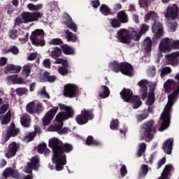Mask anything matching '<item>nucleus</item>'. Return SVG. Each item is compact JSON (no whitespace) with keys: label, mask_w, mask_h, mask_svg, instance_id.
Masks as SVG:
<instances>
[{"label":"nucleus","mask_w":179,"mask_h":179,"mask_svg":"<svg viewBox=\"0 0 179 179\" xmlns=\"http://www.w3.org/2000/svg\"><path fill=\"white\" fill-rule=\"evenodd\" d=\"M62 50L64 52V54H66V55H72V54H74V51L73 50L71 47L66 45H62Z\"/></svg>","instance_id":"nucleus-40"},{"label":"nucleus","mask_w":179,"mask_h":179,"mask_svg":"<svg viewBox=\"0 0 179 179\" xmlns=\"http://www.w3.org/2000/svg\"><path fill=\"white\" fill-rule=\"evenodd\" d=\"M58 72L62 76H65V75H68L69 73V70H68V67L66 66H60L58 69Z\"/></svg>","instance_id":"nucleus-46"},{"label":"nucleus","mask_w":179,"mask_h":179,"mask_svg":"<svg viewBox=\"0 0 179 179\" xmlns=\"http://www.w3.org/2000/svg\"><path fill=\"white\" fill-rule=\"evenodd\" d=\"M94 117L92 111L84 109L81 111V114L76 117V121L79 125H84V124H87L89 120H92Z\"/></svg>","instance_id":"nucleus-10"},{"label":"nucleus","mask_w":179,"mask_h":179,"mask_svg":"<svg viewBox=\"0 0 179 179\" xmlns=\"http://www.w3.org/2000/svg\"><path fill=\"white\" fill-rule=\"evenodd\" d=\"M38 157L37 156L32 157L31 162H28L27 167L24 169V173L27 174L31 173V171L34 170L38 169Z\"/></svg>","instance_id":"nucleus-14"},{"label":"nucleus","mask_w":179,"mask_h":179,"mask_svg":"<svg viewBox=\"0 0 179 179\" xmlns=\"http://www.w3.org/2000/svg\"><path fill=\"white\" fill-rule=\"evenodd\" d=\"M55 76H50V73L45 72L43 75H42V77L41 78V82H55Z\"/></svg>","instance_id":"nucleus-29"},{"label":"nucleus","mask_w":179,"mask_h":179,"mask_svg":"<svg viewBox=\"0 0 179 179\" xmlns=\"http://www.w3.org/2000/svg\"><path fill=\"white\" fill-rule=\"evenodd\" d=\"M21 124L22 127L25 128L30 127V117L27 115H24L23 117H21Z\"/></svg>","instance_id":"nucleus-36"},{"label":"nucleus","mask_w":179,"mask_h":179,"mask_svg":"<svg viewBox=\"0 0 179 179\" xmlns=\"http://www.w3.org/2000/svg\"><path fill=\"white\" fill-rule=\"evenodd\" d=\"M65 34H66V38L67 41H72L73 43H76L78 40V37L76 36V35H73L72 32L68 30L66 31Z\"/></svg>","instance_id":"nucleus-34"},{"label":"nucleus","mask_w":179,"mask_h":179,"mask_svg":"<svg viewBox=\"0 0 179 179\" xmlns=\"http://www.w3.org/2000/svg\"><path fill=\"white\" fill-rule=\"evenodd\" d=\"M57 111H58V107H55L52 109L50 110L44 116L42 121L43 122V125H50L51 124V121H52V118L55 117V114H57Z\"/></svg>","instance_id":"nucleus-17"},{"label":"nucleus","mask_w":179,"mask_h":179,"mask_svg":"<svg viewBox=\"0 0 179 179\" xmlns=\"http://www.w3.org/2000/svg\"><path fill=\"white\" fill-rule=\"evenodd\" d=\"M73 148L71 144L65 143L64 145H62V148H61V152L62 155H64V152H65L66 153H69L72 150Z\"/></svg>","instance_id":"nucleus-43"},{"label":"nucleus","mask_w":179,"mask_h":179,"mask_svg":"<svg viewBox=\"0 0 179 179\" xmlns=\"http://www.w3.org/2000/svg\"><path fill=\"white\" fill-rule=\"evenodd\" d=\"M109 68L113 69L114 72H121L123 75L127 76H132L134 75V69L132 66L128 63H120L116 62H113L110 64Z\"/></svg>","instance_id":"nucleus-6"},{"label":"nucleus","mask_w":179,"mask_h":179,"mask_svg":"<svg viewBox=\"0 0 179 179\" xmlns=\"http://www.w3.org/2000/svg\"><path fill=\"white\" fill-rule=\"evenodd\" d=\"M148 117H149V115L146 112L136 115L138 121L140 122L143 121V120H146Z\"/></svg>","instance_id":"nucleus-53"},{"label":"nucleus","mask_w":179,"mask_h":179,"mask_svg":"<svg viewBox=\"0 0 179 179\" xmlns=\"http://www.w3.org/2000/svg\"><path fill=\"white\" fill-rule=\"evenodd\" d=\"M117 38L120 43L131 44L132 41H134L132 38V29H130L129 31L127 29H120L117 32Z\"/></svg>","instance_id":"nucleus-8"},{"label":"nucleus","mask_w":179,"mask_h":179,"mask_svg":"<svg viewBox=\"0 0 179 179\" xmlns=\"http://www.w3.org/2000/svg\"><path fill=\"white\" fill-rule=\"evenodd\" d=\"M149 19H153L156 20L157 19V14L156 13L151 11L145 15V20H149Z\"/></svg>","instance_id":"nucleus-50"},{"label":"nucleus","mask_w":179,"mask_h":179,"mask_svg":"<svg viewBox=\"0 0 179 179\" xmlns=\"http://www.w3.org/2000/svg\"><path fill=\"white\" fill-rule=\"evenodd\" d=\"M19 132H20L19 129L15 128V124L11 123L7 131L3 133L5 142L9 141V138H10V136H16L17 135H19Z\"/></svg>","instance_id":"nucleus-15"},{"label":"nucleus","mask_w":179,"mask_h":179,"mask_svg":"<svg viewBox=\"0 0 179 179\" xmlns=\"http://www.w3.org/2000/svg\"><path fill=\"white\" fill-rule=\"evenodd\" d=\"M148 85H149L148 80H141L138 83V86L140 87V92L143 96V100L146 99V96L148 94Z\"/></svg>","instance_id":"nucleus-22"},{"label":"nucleus","mask_w":179,"mask_h":179,"mask_svg":"<svg viewBox=\"0 0 179 179\" xmlns=\"http://www.w3.org/2000/svg\"><path fill=\"white\" fill-rule=\"evenodd\" d=\"M117 17L120 23H128V15L124 10L119 12Z\"/></svg>","instance_id":"nucleus-28"},{"label":"nucleus","mask_w":179,"mask_h":179,"mask_svg":"<svg viewBox=\"0 0 179 179\" xmlns=\"http://www.w3.org/2000/svg\"><path fill=\"white\" fill-rule=\"evenodd\" d=\"M159 57H163L162 52H170L171 51V39L164 38L162 39L159 44Z\"/></svg>","instance_id":"nucleus-11"},{"label":"nucleus","mask_w":179,"mask_h":179,"mask_svg":"<svg viewBox=\"0 0 179 179\" xmlns=\"http://www.w3.org/2000/svg\"><path fill=\"white\" fill-rule=\"evenodd\" d=\"M110 129H117L118 128V120H113L110 122Z\"/></svg>","instance_id":"nucleus-58"},{"label":"nucleus","mask_w":179,"mask_h":179,"mask_svg":"<svg viewBox=\"0 0 179 179\" xmlns=\"http://www.w3.org/2000/svg\"><path fill=\"white\" fill-rule=\"evenodd\" d=\"M56 61L55 62V64H62V66H65L66 68H68L69 66V64L68 63V61L64 58H58L57 57Z\"/></svg>","instance_id":"nucleus-42"},{"label":"nucleus","mask_w":179,"mask_h":179,"mask_svg":"<svg viewBox=\"0 0 179 179\" xmlns=\"http://www.w3.org/2000/svg\"><path fill=\"white\" fill-rule=\"evenodd\" d=\"M99 12H101L102 15H104V16H108V15L111 13V10L108 6H106V4H102L99 8Z\"/></svg>","instance_id":"nucleus-37"},{"label":"nucleus","mask_w":179,"mask_h":179,"mask_svg":"<svg viewBox=\"0 0 179 179\" xmlns=\"http://www.w3.org/2000/svg\"><path fill=\"white\" fill-rule=\"evenodd\" d=\"M148 30H149V26L146 25L145 24H144L141 26V31H139L138 34V32H136V30H135V29L131 28L132 39L134 41H139V39L142 36V34H145V33H146V31H148Z\"/></svg>","instance_id":"nucleus-16"},{"label":"nucleus","mask_w":179,"mask_h":179,"mask_svg":"<svg viewBox=\"0 0 179 179\" xmlns=\"http://www.w3.org/2000/svg\"><path fill=\"white\" fill-rule=\"evenodd\" d=\"M127 173H128V171H127V166H125V165H123L120 169V174L122 177H125V176H127Z\"/></svg>","instance_id":"nucleus-62"},{"label":"nucleus","mask_w":179,"mask_h":179,"mask_svg":"<svg viewBox=\"0 0 179 179\" xmlns=\"http://www.w3.org/2000/svg\"><path fill=\"white\" fill-rule=\"evenodd\" d=\"M167 27L169 31H176L177 30V22L174 20L169 21L167 22Z\"/></svg>","instance_id":"nucleus-41"},{"label":"nucleus","mask_w":179,"mask_h":179,"mask_svg":"<svg viewBox=\"0 0 179 179\" xmlns=\"http://www.w3.org/2000/svg\"><path fill=\"white\" fill-rule=\"evenodd\" d=\"M61 112L59 113L55 117L56 123L55 125H51L48 127V131L50 132H58L60 135H65L69 132V129L64 127V121L73 117V110L69 106L65 105H59Z\"/></svg>","instance_id":"nucleus-2"},{"label":"nucleus","mask_w":179,"mask_h":179,"mask_svg":"<svg viewBox=\"0 0 179 179\" xmlns=\"http://www.w3.org/2000/svg\"><path fill=\"white\" fill-rule=\"evenodd\" d=\"M49 44L50 45H59V44H62V40L60 38H53L49 41Z\"/></svg>","instance_id":"nucleus-51"},{"label":"nucleus","mask_w":179,"mask_h":179,"mask_svg":"<svg viewBox=\"0 0 179 179\" xmlns=\"http://www.w3.org/2000/svg\"><path fill=\"white\" fill-rule=\"evenodd\" d=\"M10 111H8L7 114L1 117V124L2 125H5V124H8L9 121H10Z\"/></svg>","instance_id":"nucleus-45"},{"label":"nucleus","mask_w":179,"mask_h":179,"mask_svg":"<svg viewBox=\"0 0 179 179\" xmlns=\"http://www.w3.org/2000/svg\"><path fill=\"white\" fill-rule=\"evenodd\" d=\"M171 48H179V41H173L171 43Z\"/></svg>","instance_id":"nucleus-64"},{"label":"nucleus","mask_w":179,"mask_h":179,"mask_svg":"<svg viewBox=\"0 0 179 179\" xmlns=\"http://www.w3.org/2000/svg\"><path fill=\"white\" fill-rule=\"evenodd\" d=\"M149 171V168L146 165H143L141 167V173H140V176L142 177L143 176H146L148 172Z\"/></svg>","instance_id":"nucleus-55"},{"label":"nucleus","mask_w":179,"mask_h":179,"mask_svg":"<svg viewBox=\"0 0 179 179\" xmlns=\"http://www.w3.org/2000/svg\"><path fill=\"white\" fill-rule=\"evenodd\" d=\"M8 52H12V54L16 55V54H19V49H17L16 47H13L10 48V50H5L3 51L4 54H8Z\"/></svg>","instance_id":"nucleus-54"},{"label":"nucleus","mask_w":179,"mask_h":179,"mask_svg":"<svg viewBox=\"0 0 179 179\" xmlns=\"http://www.w3.org/2000/svg\"><path fill=\"white\" fill-rule=\"evenodd\" d=\"M13 71L15 73H19L20 71H22V67L20 66H15L13 64H8L4 70L5 73H8V72H10Z\"/></svg>","instance_id":"nucleus-26"},{"label":"nucleus","mask_w":179,"mask_h":179,"mask_svg":"<svg viewBox=\"0 0 179 179\" xmlns=\"http://www.w3.org/2000/svg\"><path fill=\"white\" fill-rule=\"evenodd\" d=\"M44 36V31L42 29H36L31 33L30 40L34 45H45V41H41V37Z\"/></svg>","instance_id":"nucleus-9"},{"label":"nucleus","mask_w":179,"mask_h":179,"mask_svg":"<svg viewBox=\"0 0 179 179\" xmlns=\"http://www.w3.org/2000/svg\"><path fill=\"white\" fill-rule=\"evenodd\" d=\"M110 24L115 29H117V27H120V26H121V22H120L117 19H112L110 21Z\"/></svg>","instance_id":"nucleus-52"},{"label":"nucleus","mask_w":179,"mask_h":179,"mask_svg":"<svg viewBox=\"0 0 179 179\" xmlns=\"http://www.w3.org/2000/svg\"><path fill=\"white\" fill-rule=\"evenodd\" d=\"M27 8L31 12H24L21 14L20 17H18L15 20L16 24H22V23H31V22H38L39 19H41L44 16V14L38 10L43 9V4L38 3L34 5L33 3H29Z\"/></svg>","instance_id":"nucleus-4"},{"label":"nucleus","mask_w":179,"mask_h":179,"mask_svg":"<svg viewBox=\"0 0 179 179\" xmlns=\"http://www.w3.org/2000/svg\"><path fill=\"white\" fill-rule=\"evenodd\" d=\"M3 174L4 177H12L13 178H17L19 177L17 171L13 170L12 168L6 169Z\"/></svg>","instance_id":"nucleus-25"},{"label":"nucleus","mask_w":179,"mask_h":179,"mask_svg":"<svg viewBox=\"0 0 179 179\" xmlns=\"http://www.w3.org/2000/svg\"><path fill=\"white\" fill-rule=\"evenodd\" d=\"M44 110V108L43 107V105L41 103H37L35 106V113H40Z\"/></svg>","instance_id":"nucleus-61"},{"label":"nucleus","mask_w":179,"mask_h":179,"mask_svg":"<svg viewBox=\"0 0 179 179\" xmlns=\"http://www.w3.org/2000/svg\"><path fill=\"white\" fill-rule=\"evenodd\" d=\"M120 96L127 103H132L134 108H138L142 105V101L139 97L133 96L132 91L128 89H123L120 92Z\"/></svg>","instance_id":"nucleus-7"},{"label":"nucleus","mask_w":179,"mask_h":179,"mask_svg":"<svg viewBox=\"0 0 179 179\" xmlns=\"http://www.w3.org/2000/svg\"><path fill=\"white\" fill-rule=\"evenodd\" d=\"M101 92H99V97L101 99H107L110 96V90L107 86L102 85L101 88Z\"/></svg>","instance_id":"nucleus-30"},{"label":"nucleus","mask_w":179,"mask_h":179,"mask_svg":"<svg viewBox=\"0 0 179 179\" xmlns=\"http://www.w3.org/2000/svg\"><path fill=\"white\" fill-rule=\"evenodd\" d=\"M169 73H171V68L170 67H164L161 70V76L163 78L166 76V75H169Z\"/></svg>","instance_id":"nucleus-49"},{"label":"nucleus","mask_w":179,"mask_h":179,"mask_svg":"<svg viewBox=\"0 0 179 179\" xmlns=\"http://www.w3.org/2000/svg\"><path fill=\"white\" fill-rule=\"evenodd\" d=\"M78 87L73 84H67L64 86V94L66 97H75Z\"/></svg>","instance_id":"nucleus-18"},{"label":"nucleus","mask_w":179,"mask_h":179,"mask_svg":"<svg viewBox=\"0 0 179 179\" xmlns=\"http://www.w3.org/2000/svg\"><path fill=\"white\" fill-rule=\"evenodd\" d=\"M178 6L177 5L173 4L172 6H169L167 7L166 13H165V17L167 19H176L177 16H178Z\"/></svg>","instance_id":"nucleus-13"},{"label":"nucleus","mask_w":179,"mask_h":179,"mask_svg":"<svg viewBox=\"0 0 179 179\" xmlns=\"http://www.w3.org/2000/svg\"><path fill=\"white\" fill-rule=\"evenodd\" d=\"M34 136H36V133H30L24 138L23 141L28 143V142H31L34 139Z\"/></svg>","instance_id":"nucleus-48"},{"label":"nucleus","mask_w":179,"mask_h":179,"mask_svg":"<svg viewBox=\"0 0 179 179\" xmlns=\"http://www.w3.org/2000/svg\"><path fill=\"white\" fill-rule=\"evenodd\" d=\"M15 92L18 96H22V94H26L27 93V90L26 88H18L15 90Z\"/></svg>","instance_id":"nucleus-56"},{"label":"nucleus","mask_w":179,"mask_h":179,"mask_svg":"<svg viewBox=\"0 0 179 179\" xmlns=\"http://www.w3.org/2000/svg\"><path fill=\"white\" fill-rule=\"evenodd\" d=\"M155 131V127L153 126V121H148L141 127L140 136L143 141L146 142H150L153 139V132Z\"/></svg>","instance_id":"nucleus-5"},{"label":"nucleus","mask_w":179,"mask_h":179,"mask_svg":"<svg viewBox=\"0 0 179 179\" xmlns=\"http://www.w3.org/2000/svg\"><path fill=\"white\" fill-rule=\"evenodd\" d=\"M67 19L68 21H64V24L67 26L69 29L73 30V31L76 32L78 30V27H76V24H75V23L72 22V18H71V17H69V15H67Z\"/></svg>","instance_id":"nucleus-27"},{"label":"nucleus","mask_w":179,"mask_h":179,"mask_svg":"<svg viewBox=\"0 0 179 179\" xmlns=\"http://www.w3.org/2000/svg\"><path fill=\"white\" fill-rule=\"evenodd\" d=\"M164 88L166 93H171V92H173V89L174 90V93L168 96V103H166L164 111L161 115L160 119L162 121V125L159 129V131H160L161 132H162V131H164V129H167V128H169V125H170L171 107H173L174 101L177 100V97H178L179 94V92H176L177 85H176V83H174V80L173 79H169L164 84Z\"/></svg>","instance_id":"nucleus-1"},{"label":"nucleus","mask_w":179,"mask_h":179,"mask_svg":"<svg viewBox=\"0 0 179 179\" xmlns=\"http://www.w3.org/2000/svg\"><path fill=\"white\" fill-rule=\"evenodd\" d=\"M143 48H144V50L148 52L152 50V41H150V38H145L143 44Z\"/></svg>","instance_id":"nucleus-32"},{"label":"nucleus","mask_w":179,"mask_h":179,"mask_svg":"<svg viewBox=\"0 0 179 179\" xmlns=\"http://www.w3.org/2000/svg\"><path fill=\"white\" fill-rule=\"evenodd\" d=\"M86 143L87 146H90V145H92V146H100V145H101V143H100V141H94L92 136H90L87 138Z\"/></svg>","instance_id":"nucleus-35"},{"label":"nucleus","mask_w":179,"mask_h":179,"mask_svg":"<svg viewBox=\"0 0 179 179\" xmlns=\"http://www.w3.org/2000/svg\"><path fill=\"white\" fill-rule=\"evenodd\" d=\"M27 111L29 113V114H34L36 113V103L34 101H31L29 103L27 106Z\"/></svg>","instance_id":"nucleus-39"},{"label":"nucleus","mask_w":179,"mask_h":179,"mask_svg":"<svg viewBox=\"0 0 179 179\" xmlns=\"http://www.w3.org/2000/svg\"><path fill=\"white\" fill-rule=\"evenodd\" d=\"M62 55V51L58 47H55L53 50L50 52V56L54 59H57L58 57H61Z\"/></svg>","instance_id":"nucleus-31"},{"label":"nucleus","mask_w":179,"mask_h":179,"mask_svg":"<svg viewBox=\"0 0 179 179\" xmlns=\"http://www.w3.org/2000/svg\"><path fill=\"white\" fill-rule=\"evenodd\" d=\"M6 80L10 85H24L23 78H17V75L8 76L6 77Z\"/></svg>","instance_id":"nucleus-23"},{"label":"nucleus","mask_w":179,"mask_h":179,"mask_svg":"<svg viewBox=\"0 0 179 179\" xmlns=\"http://www.w3.org/2000/svg\"><path fill=\"white\" fill-rule=\"evenodd\" d=\"M43 65L45 66V68H51V62L50 61L49 59H45L43 62Z\"/></svg>","instance_id":"nucleus-60"},{"label":"nucleus","mask_w":179,"mask_h":179,"mask_svg":"<svg viewBox=\"0 0 179 179\" xmlns=\"http://www.w3.org/2000/svg\"><path fill=\"white\" fill-rule=\"evenodd\" d=\"M152 30L155 33L156 38H160L163 36V24L159 21H155L152 25Z\"/></svg>","instance_id":"nucleus-20"},{"label":"nucleus","mask_w":179,"mask_h":179,"mask_svg":"<svg viewBox=\"0 0 179 179\" xmlns=\"http://www.w3.org/2000/svg\"><path fill=\"white\" fill-rule=\"evenodd\" d=\"M139 5L141 8H146L149 5L148 0H139Z\"/></svg>","instance_id":"nucleus-63"},{"label":"nucleus","mask_w":179,"mask_h":179,"mask_svg":"<svg viewBox=\"0 0 179 179\" xmlns=\"http://www.w3.org/2000/svg\"><path fill=\"white\" fill-rule=\"evenodd\" d=\"M138 157H141L143 153H145V150H146V144L144 143H140L138 145Z\"/></svg>","instance_id":"nucleus-44"},{"label":"nucleus","mask_w":179,"mask_h":179,"mask_svg":"<svg viewBox=\"0 0 179 179\" xmlns=\"http://www.w3.org/2000/svg\"><path fill=\"white\" fill-rule=\"evenodd\" d=\"M156 86H157V83L156 82L152 83L150 85V89L151 92H149L148 98L146 101V104L147 106H148V113H153V107H152L151 106L155 103V97L153 90L156 89Z\"/></svg>","instance_id":"nucleus-12"},{"label":"nucleus","mask_w":179,"mask_h":179,"mask_svg":"<svg viewBox=\"0 0 179 179\" xmlns=\"http://www.w3.org/2000/svg\"><path fill=\"white\" fill-rule=\"evenodd\" d=\"M173 170V166L171 165H166L162 172V176L160 179H169L167 176H169V173Z\"/></svg>","instance_id":"nucleus-33"},{"label":"nucleus","mask_w":179,"mask_h":179,"mask_svg":"<svg viewBox=\"0 0 179 179\" xmlns=\"http://www.w3.org/2000/svg\"><path fill=\"white\" fill-rule=\"evenodd\" d=\"M9 37L12 38V40H16L17 38V31L11 30L9 32Z\"/></svg>","instance_id":"nucleus-57"},{"label":"nucleus","mask_w":179,"mask_h":179,"mask_svg":"<svg viewBox=\"0 0 179 179\" xmlns=\"http://www.w3.org/2000/svg\"><path fill=\"white\" fill-rule=\"evenodd\" d=\"M30 72H31V66L27 64L23 67V73L25 75V78H28L29 75H30Z\"/></svg>","instance_id":"nucleus-47"},{"label":"nucleus","mask_w":179,"mask_h":179,"mask_svg":"<svg viewBox=\"0 0 179 179\" xmlns=\"http://www.w3.org/2000/svg\"><path fill=\"white\" fill-rule=\"evenodd\" d=\"M179 57V52H172L171 54L166 55L165 58L169 61L168 64L172 65V66H177L179 64V60L177 59Z\"/></svg>","instance_id":"nucleus-19"},{"label":"nucleus","mask_w":179,"mask_h":179,"mask_svg":"<svg viewBox=\"0 0 179 179\" xmlns=\"http://www.w3.org/2000/svg\"><path fill=\"white\" fill-rule=\"evenodd\" d=\"M173 140L171 138L166 140L164 142L162 149L166 155H171V150L173 149Z\"/></svg>","instance_id":"nucleus-24"},{"label":"nucleus","mask_w":179,"mask_h":179,"mask_svg":"<svg viewBox=\"0 0 179 179\" xmlns=\"http://www.w3.org/2000/svg\"><path fill=\"white\" fill-rule=\"evenodd\" d=\"M39 94H41L42 97H44V99H50V95L47 93V92H45V89L44 88L41 90Z\"/></svg>","instance_id":"nucleus-59"},{"label":"nucleus","mask_w":179,"mask_h":179,"mask_svg":"<svg viewBox=\"0 0 179 179\" xmlns=\"http://www.w3.org/2000/svg\"><path fill=\"white\" fill-rule=\"evenodd\" d=\"M17 149H19V145L15 142L11 143L8 146V150L5 152L6 157H7V159L13 157V156L16 155Z\"/></svg>","instance_id":"nucleus-21"},{"label":"nucleus","mask_w":179,"mask_h":179,"mask_svg":"<svg viewBox=\"0 0 179 179\" xmlns=\"http://www.w3.org/2000/svg\"><path fill=\"white\" fill-rule=\"evenodd\" d=\"M61 146H62V141L57 138L52 137L49 140V148L53 151L52 162L55 164L57 171L64 170V166L66 164V156L61 153L62 152Z\"/></svg>","instance_id":"nucleus-3"},{"label":"nucleus","mask_w":179,"mask_h":179,"mask_svg":"<svg viewBox=\"0 0 179 179\" xmlns=\"http://www.w3.org/2000/svg\"><path fill=\"white\" fill-rule=\"evenodd\" d=\"M38 153H50L51 151L50 149L47 148V144L41 143L38 146Z\"/></svg>","instance_id":"nucleus-38"}]
</instances>
